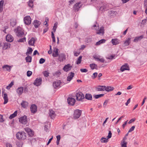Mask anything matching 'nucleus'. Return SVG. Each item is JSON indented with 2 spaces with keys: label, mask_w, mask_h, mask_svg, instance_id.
<instances>
[{
  "label": "nucleus",
  "mask_w": 147,
  "mask_h": 147,
  "mask_svg": "<svg viewBox=\"0 0 147 147\" xmlns=\"http://www.w3.org/2000/svg\"><path fill=\"white\" fill-rule=\"evenodd\" d=\"M57 24H58V23L57 22H56L55 23L54 26H53V31L54 32H55V31L56 30V29L57 28Z\"/></svg>",
  "instance_id": "nucleus-47"
},
{
  "label": "nucleus",
  "mask_w": 147,
  "mask_h": 147,
  "mask_svg": "<svg viewBox=\"0 0 147 147\" xmlns=\"http://www.w3.org/2000/svg\"><path fill=\"white\" fill-rule=\"evenodd\" d=\"M104 94H101L98 95H94V97L96 99L98 98H99L103 96L104 95Z\"/></svg>",
  "instance_id": "nucleus-42"
},
{
  "label": "nucleus",
  "mask_w": 147,
  "mask_h": 147,
  "mask_svg": "<svg viewBox=\"0 0 147 147\" xmlns=\"http://www.w3.org/2000/svg\"><path fill=\"white\" fill-rule=\"evenodd\" d=\"M74 73L71 72L69 73L67 78V80L69 82L74 77Z\"/></svg>",
  "instance_id": "nucleus-16"
},
{
  "label": "nucleus",
  "mask_w": 147,
  "mask_h": 147,
  "mask_svg": "<svg viewBox=\"0 0 147 147\" xmlns=\"http://www.w3.org/2000/svg\"><path fill=\"white\" fill-rule=\"evenodd\" d=\"M28 103L26 101H23L21 103V105L24 108H26L28 106Z\"/></svg>",
  "instance_id": "nucleus-27"
},
{
  "label": "nucleus",
  "mask_w": 147,
  "mask_h": 147,
  "mask_svg": "<svg viewBox=\"0 0 147 147\" xmlns=\"http://www.w3.org/2000/svg\"><path fill=\"white\" fill-rule=\"evenodd\" d=\"M4 45L3 47V49L5 50L10 48V44L8 42H5L4 43Z\"/></svg>",
  "instance_id": "nucleus-23"
},
{
  "label": "nucleus",
  "mask_w": 147,
  "mask_h": 147,
  "mask_svg": "<svg viewBox=\"0 0 147 147\" xmlns=\"http://www.w3.org/2000/svg\"><path fill=\"white\" fill-rule=\"evenodd\" d=\"M26 38L24 37L23 38L19 39V40H18V41L19 42H22L25 41L26 40Z\"/></svg>",
  "instance_id": "nucleus-46"
},
{
  "label": "nucleus",
  "mask_w": 147,
  "mask_h": 147,
  "mask_svg": "<svg viewBox=\"0 0 147 147\" xmlns=\"http://www.w3.org/2000/svg\"><path fill=\"white\" fill-rule=\"evenodd\" d=\"M24 20L25 24L27 25H30L31 22V19L29 16H27L25 17Z\"/></svg>",
  "instance_id": "nucleus-6"
},
{
  "label": "nucleus",
  "mask_w": 147,
  "mask_h": 147,
  "mask_svg": "<svg viewBox=\"0 0 147 147\" xmlns=\"http://www.w3.org/2000/svg\"><path fill=\"white\" fill-rule=\"evenodd\" d=\"M17 139L19 140H24L26 138V134L24 131H19L16 134Z\"/></svg>",
  "instance_id": "nucleus-2"
},
{
  "label": "nucleus",
  "mask_w": 147,
  "mask_h": 147,
  "mask_svg": "<svg viewBox=\"0 0 147 147\" xmlns=\"http://www.w3.org/2000/svg\"><path fill=\"white\" fill-rule=\"evenodd\" d=\"M43 73L45 77H47L49 75V73L47 71H44Z\"/></svg>",
  "instance_id": "nucleus-50"
},
{
  "label": "nucleus",
  "mask_w": 147,
  "mask_h": 147,
  "mask_svg": "<svg viewBox=\"0 0 147 147\" xmlns=\"http://www.w3.org/2000/svg\"><path fill=\"white\" fill-rule=\"evenodd\" d=\"M81 2H80L76 3L74 6L73 8L75 11H78L79 9L82 6V5H81Z\"/></svg>",
  "instance_id": "nucleus-8"
},
{
  "label": "nucleus",
  "mask_w": 147,
  "mask_h": 147,
  "mask_svg": "<svg viewBox=\"0 0 147 147\" xmlns=\"http://www.w3.org/2000/svg\"><path fill=\"white\" fill-rule=\"evenodd\" d=\"M42 80V78H37L35 80L34 84L36 86H38L41 84Z\"/></svg>",
  "instance_id": "nucleus-12"
},
{
  "label": "nucleus",
  "mask_w": 147,
  "mask_h": 147,
  "mask_svg": "<svg viewBox=\"0 0 147 147\" xmlns=\"http://www.w3.org/2000/svg\"><path fill=\"white\" fill-rule=\"evenodd\" d=\"M33 50L31 47H29L28 49L27 50V51L26 53V55H30L31 54Z\"/></svg>",
  "instance_id": "nucleus-38"
},
{
  "label": "nucleus",
  "mask_w": 147,
  "mask_h": 147,
  "mask_svg": "<svg viewBox=\"0 0 147 147\" xmlns=\"http://www.w3.org/2000/svg\"><path fill=\"white\" fill-rule=\"evenodd\" d=\"M97 73L95 72L93 73V76H92V78L93 79H94L97 76Z\"/></svg>",
  "instance_id": "nucleus-56"
},
{
  "label": "nucleus",
  "mask_w": 147,
  "mask_h": 147,
  "mask_svg": "<svg viewBox=\"0 0 147 147\" xmlns=\"http://www.w3.org/2000/svg\"><path fill=\"white\" fill-rule=\"evenodd\" d=\"M35 41L36 40L35 38L34 37H32L29 41L28 44L30 45L34 46Z\"/></svg>",
  "instance_id": "nucleus-20"
},
{
  "label": "nucleus",
  "mask_w": 147,
  "mask_h": 147,
  "mask_svg": "<svg viewBox=\"0 0 147 147\" xmlns=\"http://www.w3.org/2000/svg\"><path fill=\"white\" fill-rule=\"evenodd\" d=\"M119 40L117 38L112 39L111 40L112 43L113 45H116L119 43Z\"/></svg>",
  "instance_id": "nucleus-26"
},
{
  "label": "nucleus",
  "mask_w": 147,
  "mask_h": 147,
  "mask_svg": "<svg viewBox=\"0 0 147 147\" xmlns=\"http://www.w3.org/2000/svg\"><path fill=\"white\" fill-rule=\"evenodd\" d=\"M120 69L121 71H123L125 70H129V68L127 64L125 63L121 67Z\"/></svg>",
  "instance_id": "nucleus-11"
},
{
  "label": "nucleus",
  "mask_w": 147,
  "mask_h": 147,
  "mask_svg": "<svg viewBox=\"0 0 147 147\" xmlns=\"http://www.w3.org/2000/svg\"><path fill=\"white\" fill-rule=\"evenodd\" d=\"M125 116V115H123L122 116L120 117L119 118L117 122L116 123V124H117L120 120L123 118Z\"/></svg>",
  "instance_id": "nucleus-60"
},
{
  "label": "nucleus",
  "mask_w": 147,
  "mask_h": 147,
  "mask_svg": "<svg viewBox=\"0 0 147 147\" xmlns=\"http://www.w3.org/2000/svg\"><path fill=\"white\" fill-rule=\"evenodd\" d=\"M112 134L111 133V131H109L108 135V136H107L108 139L110 138H111V136H112Z\"/></svg>",
  "instance_id": "nucleus-53"
},
{
  "label": "nucleus",
  "mask_w": 147,
  "mask_h": 147,
  "mask_svg": "<svg viewBox=\"0 0 147 147\" xmlns=\"http://www.w3.org/2000/svg\"><path fill=\"white\" fill-rule=\"evenodd\" d=\"M32 72L31 71H28L27 72V75L28 77L30 76L32 74Z\"/></svg>",
  "instance_id": "nucleus-54"
},
{
  "label": "nucleus",
  "mask_w": 147,
  "mask_h": 147,
  "mask_svg": "<svg viewBox=\"0 0 147 147\" xmlns=\"http://www.w3.org/2000/svg\"><path fill=\"white\" fill-rule=\"evenodd\" d=\"M106 40L104 39H102L98 41L97 42L96 44V45H99L105 42Z\"/></svg>",
  "instance_id": "nucleus-36"
},
{
  "label": "nucleus",
  "mask_w": 147,
  "mask_h": 147,
  "mask_svg": "<svg viewBox=\"0 0 147 147\" xmlns=\"http://www.w3.org/2000/svg\"><path fill=\"white\" fill-rule=\"evenodd\" d=\"M127 142H123V143L121 144L122 147H127Z\"/></svg>",
  "instance_id": "nucleus-62"
},
{
  "label": "nucleus",
  "mask_w": 147,
  "mask_h": 147,
  "mask_svg": "<svg viewBox=\"0 0 147 147\" xmlns=\"http://www.w3.org/2000/svg\"><path fill=\"white\" fill-rule=\"evenodd\" d=\"M51 37L52 38L53 42H55V38L54 36V34L53 32H51Z\"/></svg>",
  "instance_id": "nucleus-49"
},
{
  "label": "nucleus",
  "mask_w": 147,
  "mask_h": 147,
  "mask_svg": "<svg viewBox=\"0 0 147 147\" xmlns=\"http://www.w3.org/2000/svg\"><path fill=\"white\" fill-rule=\"evenodd\" d=\"M32 57L28 55L25 58L26 61L27 62H31L32 60Z\"/></svg>",
  "instance_id": "nucleus-37"
},
{
  "label": "nucleus",
  "mask_w": 147,
  "mask_h": 147,
  "mask_svg": "<svg viewBox=\"0 0 147 147\" xmlns=\"http://www.w3.org/2000/svg\"><path fill=\"white\" fill-rule=\"evenodd\" d=\"M85 40L86 42L87 43H89L91 42L92 41V39L90 37H88L86 38Z\"/></svg>",
  "instance_id": "nucleus-48"
},
{
  "label": "nucleus",
  "mask_w": 147,
  "mask_h": 147,
  "mask_svg": "<svg viewBox=\"0 0 147 147\" xmlns=\"http://www.w3.org/2000/svg\"><path fill=\"white\" fill-rule=\"evenodd\" d=\"M115 57V55H111L107 57V58L108 59H113Z\"/></svg>",
  "instance_id": "nucleus-58"
},
{
  "label": "nucleus",
  "mask_w": 147,
  "mask_h": 147,
  "mask_svg": "<svg viewBox=\"0 0 147 147\" xmlns=\"http://www.w3.org/2000/svg\"><path fill=\"white\" fill-rule=\"evenodd\" d=\"M28 134L30 137H32L34 135V132L31 130L29 133H28Z\"/></svg>",
  "instance_id": "nucleus-51"
},
{
  "label": "nucleus",
  "mask_w": 147,
  "mask_h": 147,
  "mask_svg": "<svg viewBox=\"0 0 147 147\" xmlns=\"http://www.w3.org/2000/svg\"><path fill=\"white\" fill-rule=\"evenodd\" d=\"M61 83V82L60 80L54 82L53 84L54 87L56 88L59 87L60 86Z\"/></svg>",
  "instance_id": "nucleus-18"
},
{
  "label": "nucleus",
  "mask_w": 147,
  "mask_h": 147,
  "mask_svg": "<svg viewBox=\"0 0 147 147\" xmlns=\"http://www.w3.org/2000/svg\"><path fill=\"white\" fill-rule=\"evenodd\" d=\"M72 68V66L70 64H68L65 65L63 68V69L65 71L67 72L70 70Z\"/></svg>",
  "instance_id": "nucleus-13"
},
{
  "label": "nucleus",
  "mask_w": 147,
  "mask_h": 147,
  "mask_svg": "<svg viewBox=\"0 0 147 147\" xmlns=\"http://www.w3.org/2000/svg\"><path fill=\"white\" fill-rule=\"evenodd\" d=\"M17 112L18 111H16L13 114H11L9 117V119H11L16 117L17 115Z\"/></svg>",
  "instance_id": "nucleus-34"
},
{
  "label": "nucleus",
  "mask_w": 147,
  "mask_h": 147,
  "mask_svg": "<svg viewBox=\"0 0 147 147\" xmlns=\"http://www.w3.org/2000/svg\"><path fill=\"white\" fill-rule=\"evenodd\" d=\"M49 115L52 119L54 118L56 116L55 112L52 109L49 110Z\"/></svg>",
  "instance_id": "nucleus-19"
},
{
  "label": "nucleus",
  "mask_w": 147,
  "mask_h": 147,
  "mask_svg": "<svg viewBox=\"0 0 147 147\" xmlns=\"http://www.w3.org/2000/svg\"><path fill=\"white\" fill-rule=\"evenodd\" d=\"M40 24V22L38 21L37 20H35L34 21L33 24L36 28H38Z\"/></svg>",
  "instance_id": "nucleus-22"
},
{
  "label": "nucleus",
  "mask_w": 147,
  "mask_h": 147,
  "mask_svg": "<svg viewBox=\"0 0 147 147\" xmlns=\"http://www.w3.org/2000/svg\"><path fill=\"white\" fill-rule=\"evenodd\" d=\"M82 56H79V57H78V60L76 62V63L77 64H80L82 60L81 59H82Z\"/></svg>",
  "instance_id": "nucleus-43"
},
{
  "label": "nucleus",
  "mask_w": 147,
  "mask_h": 147,
  "mask_svg": "<svg viewBox=\"0 0 147 147\" xmlns=\"http://www.w3.org/2000/svg\"><path fill=\"white\" fill-rule=\"evenodd\" d=\"M14 32H16V35L19 37H22L25 36V34L23 29L20 26L14 30Z\"/></svg>",
  "instance_id": "nucleus-1"
},
{
  "label": "nucleus",
  "mask_w": 147,
  "mask_h": 147,
  "mask_svg": "<svg viewBox=\"0 0 147 147\" xmlns=\"http://www.w3.org/2000/svg\"><path fill=\"white\" fill-rule=\"evenodd\" d=\"M13 82H11L8 85V86H7L6 87L7 89L8 90H9L10 88L13 85Z\"/></svg>",
  "instance_id": "nucleus-45"
},
{
  "label": "nucleus",
  "mask_w": 147,
  "mask_h": 147,
  "mask_svg": "<svg viewBox=\"0 0 147 147\" xmlns=\"http://www.w3.org/2000/svg\"><path fill=\"white\" fill-rule=\"evenodd\" d=\"M58 59L60 61H62L65 59V56L63 53L61 54L58 55Z\"/></svg>",
  "instance_id": "nucleus-17"
},
{
  "label": "nucleus",
  "mask_w": 147,
  "mask_h": 147,
  "mask_svg": "<svg viewBox=\"0 0 147 147\" xmlns=\"http://www.w3.org/2000/svg\"><path fill=\"white\" fill-rule=\"evenodd\" d=\"M6 40L9 42H12L13 40V38L12 36L10 34H7L6 37Z\"/></svg>",
  "instance_id": "nucleus-14"
},
{
  "label": "nucleus",
  "mask_w": 147,
  "mask_h": 147,
  "mask_svg": "<svg viewBox=\"0 0 147 147\" xmlns=\"http://www.w3.org/2000/svg\"><path fill=\"white\" fill-rule=\"evenodd\" d=\"M19 121L20 123L22 124H26L28 122L27 116L25 115L20 117L19 119Z\"/></svg>",
  "instance_id": "nucleus-3"
},
{
  "label": "nucleus",
  "mask_w": 147,
  "mask_h": 147,
  "mask_svg": "<svg viewBox=\"0 0 147 147\" xmlns=\"http://www.w3.org/2000/svg\"><path fill=\"white\" fill-rule=\"evenodd\" d=\"M135 128V126H132L129 130L128 132H130L133 131L134 130Z\"/></svg>",
  "instance_id": "nucleus-57"
},
{
  "label": "nucleus",
  "mask_w": 147,
  "mask_h": 147,
  "mask_svg": "<svg viewBox=\"0 0 147 147\" xmlns=\"http://www.w3.org/2000/svg\"><path fill=\"white\" fill-rule=\"evenodd\" d=\"M23 87H20L18 88L17 90L16 91L17 93L19 95H21L23 92Z\"/></svg>",
  "instance_id": "nucleus-25"
},
{
  "label": "nucleus",
  "mask_w": 147,
  "mask_h": 147,
  "mask_svg": "<svg viewBox=\"0 0 147 147\" xmlns=\"http://www.w3.org/2000/svg\"><path fill=\"white\" fill-rule=\"evenodd\" d=\"M146 22H147V20L146 19L143 20L142 21L141 24H142L144 25Z\"/></svg>",
  "instance_id": "nucleus-63"
},
{
  "label": "nucleus",
  "mask_w": 147,
  "mask_h": 147,
  "mask_svg": "<svg viewBox=\"0 0 147 147\" xmlns=\"http://www.w3.org/2000/svg\"><path fill=\"white\" fill-rule=\"evenodd\" d=\"M58 49L56 47L54 48V50L53 54V56L54 57H56L58 56L59 54L58 53Z\"/></svg>",
  "instance_id": "nucleus-15"
},
{
  "label": "nucleus",
  "mask_w": 147,
  "mask_h": 147,
  "mask_svg": "<svg viewBox=\"0 0 147 147\" xmlns=\"http://www.w3.org/2000/svg\"><path fill=\"white\" fill-rule=\"evenodd\" d=\"M34 0H29L28 3V5L29 7L32 8L33 6V1Z\"/></svg>",
  "instance_id": "nucleus-39"
},
{
  "label": "nucleus",
  "mask_w": 147,
  "mask_h": 147,
  "mask_svg": "<svg viewBox=\"0 0 147 147\" xmlns=\"http://www.w3.org/2000/svg\"><path fill=\"white\" fill-rule=\"evenodd\" d=\"M81 111L79 109L75 110L74 114V117L75 119L79 118L81 115Z\"/></svg>",
  "instance_id": "nucleus-5"
},
{
  "label": "nucleus",
  "mask_w": 147,
  "mask_h": 147,
  "mask_svg": "<svg viewBox=\"0 0 147 147\" xmlns=\"http://www.w3.org/2000/svg\"><path fill=\"white\" fill-rule=\"evenodd\" d=\"M80 71L82 72H86L88 71V70L86 69H81Z\"/></svg>",
  "instance_id": "nucleus-59"
},
{
  "label": "nucleus",
  "mask_w": 147,
  "mask_h": 147,
  "mask_svg": "<svg viewBox=\"0 0 147 147\" xmlns=\"http://www.w3.org/2000/svg\"><path fill=\"white\" fill-rule=\"evenodd\" d=\"M90 67L91 69L93 70L94 69H97V65L94 63L90 64Z\"/></svg>",
  "instance_id": "nucleus-33"
},
{
  "label": "nucleus",
  "mask_w": 147,
  "mask_h": 147,
  "mask_svg": "<svg viewBox=\"0 0 147 147\" xmlns=\"http://www.w3.org/2000/svg\"><path fill=\"white\" fill-rule=\"evenodd\" d=\"M135 118H133L131 119L128 122L129 124H130L131 123L134 122L135 120Z\"/></svg>",
  "instance_id": "nucleus-64"
},
{
  "label": "nucleus",
  "mask_w": 147,
  "mask_h": 147,
  "mask_svg": "<svg viewBox=\"0 0 147 147\" xmlns=\"http://www.w3.org/2000/svg\"><path fill=\"white\" fill-rule=\"evenodd\" d=\"M143 38V36H141L139 37H137L135 38L134 40V42H138L140 39H142Z\"/></svg>",
  "instance_id": "nucleus-35"
},
{
  "label": "nucleus",
  "mask_w": 147,
  "mask_h": 147,
  "mask_svg": "<svg viewBox=\"0 0 147 147\" xmlns=\"http://www.w3.org/2000/svg\"><path fill=\"white\" fill-rule=\"evenodd\" d=\"M23 144L22 142H17L16 144V145L18 147H22Z\"/></svg>",
  "instance_id": "nucleus-44"
},
{
  "label": "nucleus",
  "mask_w": 147,
  "mask_h": 147,
  "mask_svg": "<svg viewBox=\"0 0 147 147\" xmlns=\"http://www.w3.org/2000/svg\"><path fill=\"white\" fill-rule=\"evenodd\" d=\"M105 88H106L105 86H99L96 89L98 91H103L105 90Z\"/></svg>",
  "instance_id": "nucleus-24"
},
{
  "label": "nucleus",
  "mask_w": 147,
  "mask_h": 147,
  "mask_svg": "<svg viewBox=\"0 0 147 147\" xmlns=\"http://www.w3.org/2000/svg\"><path fill=\"white\" fill-rule=\"evenodd\" d=\"M45 61V60L43 58H41L39 60V63L40 64H42Z\"/></svg>",
  "instance_id": "nucleus-52"
},
{
  "label": "nucleus",
  "mask_w": 147,
  "mask_h": 147,
  "mask_svg": "<svg viewBox=\"0 0 147 147\" xmlns=\"http://www.w3.org/2000/svg\"><path fill=\"white\" fill-rule=\"evenodd\" d=\"M131 38H129L124 42L125 46H127L128 45L130 42Z\"/></svg>",
  "instance_id": "nucleus-32"
},
{
  "label": "nucleus",
  "mask_w": 147,
  "mask_h": 147,
  "mask_svg": "<svg viewBox=\"0 0 147 147\" xmlns=\"http://www.w3.org/2000/svg\"><path fill=\"white\" fill-rule=\"evenodd\" d=\"M11 67L7 65H4L2 67V68L5 69L6 70L10 71L11 70Z\"/></svg>",
  "instance_id": "nucleus-30"
},
{
  "label": "nucleus",
  "mask_w": 147,
  "mask_h": 147,
  "mask_svg": "<svg viewBox=\"0 0 147 147\" xmlns=\"http://www.w3.org/2000/svg\"><path fill=\"white\" fill-rule=\"evenodd\" d=\"M100 9L102 11H105L108 9V5L106 3H104L102 6L100 7Z\"/></svg>",
  "instance_id": "nucleus-21"
},
{
  "label": "nucleus",
  "mask_w": 147,
  "mask_h": 147,
  "mask_svg": "<svg viewBox=\"0 0 147 147\" xmlns=\"http://www.w3.org/2000/svg\"><path fill=\"white\" fill-rule=\"evenodd\" d=\"M108 141V139H107L104 137H102L100 139V141L102 143H106Z\"/></svg>",
  "instance_id": "nucleus-41"
},
{
  "label": "nucleus",
  "mask_w": 147,
  "mask_h": 147,
  "mask_svg": "<svg viewBox=\"0 0 147 147\" xmlns=\"http://www.w3.org/2000/svg\"><path fill=\"white\" fill-rule=\"evenodd\" d=\"M24 129L25 130V131L27 133H29L30 132L31 130V129L28 127L25 128Z\"/></svg>",
  "instance_id": "nucleus-55"
},
{
  "label": "nucleus",
  "mask_w": 147,
  "mask_h": 147,
  "mask_svg": "<svg viewBox=\"0 0 147 147\" xmlns=\"http://www.w3.org/2000/svg\"><path fill=\"white\" fill-rule=\"evenodd\" d=\"M105 90L107 92H109L112 90H113L114 88L113 87L111 86H108L106 87L105 86Z\"/></svg>",
  "instance_id": "nucleus-31"
},
{
  "label": "nucleus",
  "mask_w": 147,
  "mask_h": 147,
  "mask_svg": "<svg viewBox=\"0 0 147 147\" xmlns=\"http://www.w3.org/2000/svg\"><path fill=\"white\" fill-rule=\"evenodd\" d=\"M95 29L96 30V33L97 34L101 35H103L104 34V28L102 27L99 30H98L95 28Z\"/></svg>",
  "instance_id": "nucleus-10"
},
{
  "label": "nucleus",
  "mask_w": 147,
  "mask_h": 147,
  "mask_svg": "<svg viewBox=\"0 0 147 147\" xmlns=\"http://www.w3.org/2000/svg\"><path fill=\"white\" fill-rule=\"evenodd\" d=\"M3 99L4 100L3 104H5L7 102L8 100L7 95L6 93H4V94Z\"/></svg>",
  "instance_id": "nucleus-28"
},
{
  "label": "nucleus",
  "mask_w": 147,
  "mask_h": 147,
  "mask_svg": "<svg viewBox=\"0 0 147 147\" xmlns=\"http://www.w3.org/2000/svg\"><path fill=\"white\" fill-rule=\"evenodd\" d=\"M30 110L32 113H35L37 111V106L34 104L32 105L30 107Z\"/></svg>",
  "instance_id": "nucleus-9"
},
{
  "label": "nucleus",
  "mask_w": 147,
  "mask_h": 147,
  "mask_svg": "<svg viewBox=\"0 0 147 147\" xmlns=\"http://www.w3.org/2000/svg\"><path fill=\"white\" fill-rule=\"evenodd\" d=\"M4 1L2 0L0 1V12H1L3 10V6Z\"/></svg>",
  "instance_id": "nucleus-40"
},
{
  "label": "nucleus",
  "mask_w": 147,
  "mask_h": 147,
  "mask_svg": "<svg viewBox=\"0 0 147 147\" xmlns=\"http://www.w3.org/2000/svg\"><path fill=\"white\" fill-rule=\"evenodd\" d=\"M76 96L77 100H81L84 98V95L81 92H79L77 93Z\"/></svg>",
  "instance_id": "nucleus-4"
},
{
  "label": "nucleus",
  "mask_w": 147,
  "mask_h": 147,
  "mask_svg": "<svg viewBox=\"0 0 147 147\" xmlns=\"http://www.w3.org/2000/svg\"><path fill=\"white\" fill-rule=\"evenodd\" d=\"M67 100L68 104L71 105H74L76 102L75 99L71 97L68 98Z\"/></svg>",
  "instance_id": "nucleus-7"
},
{
  "label": "nucleus",
  "mask_w": 147,
  "mask_h": 147,
  "mask_svg": "<svg viewBox=\"0 0 147 147\" xmlns=\"http://www.w3.org/2000/svg\"><path fill=\"white\" fill-rule=\"evenodd\" d=\"M85 98L86 99L89 100H91L92 99V95L91 94H86L85 95Z\"/></svg>",
  "instance_id": "nucleus-29"
},
{
  "label": "nucleus",
  "mask_w": 147,
  "mask_h": 147,
  "mask_svg": "<svg viewBox=\"0 0 147 147\" xmlns=\"http://www.w3.org/2000/svg\"><path fill=\"white\" fill-rule=\"evenodd\" d=\"M23 92L26 93L28 91V89L27 87H25L24 88H23Z\"/></svg>",
  "instance_id": "nucleus-61"
}]
</instances>
